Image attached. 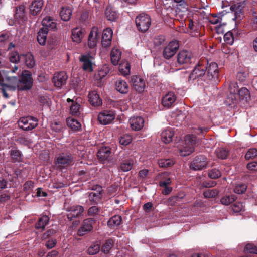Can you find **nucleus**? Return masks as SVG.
<instances>
[{"label":"nucleus","instance_id":"f03ea898","mask_svg":"<svg viewBox=\"0 0 257 257\" xmlns=\"http://www.w3.org/2000/svg\"><path fill=\"white\" fill-rule=\"evenodd\" d=\"M33 84L32 75L28 70H23L18 80L17 89L19 91H27L30 90Z\"/></svg>","mask_w":257,"mask_h":257},{"label":"nucleus","instance_id":"a211bd4d","mask_svg":"<svg viewBox=\"0 0 257 257\" xmlns=\"http://www.w3.org/2000/svg\"><path fill=\"white\" fill-rule=\"evenodd\" d=\"M44 5L43 0L33 1L29 6L30 14L33 16H37L40 14Z\"/></svg>","mask_w":257,"mask_h":257},{"label":"nucleus","instance_id":"7ed1b4c3","mask_svg":"<svg viewBox=\"0 0 257 257\" xmlns=\"http://www.w3.org/2000/svg\"><path fill=\"white\" fill-rule=\"evenodd\" d=\"M73 157L71 154L62 153L55 159V164L57 169H62L73 164Z\"/></svg>","mask_w":257,"mask_h":257},{"label":"nucleus","instance_id":"3c124183","mask_svg":"<svg viewBox=\"0 0 257 257\" xmlns=\"http://www.w3.org/2000/svg\"><path fill=\"white\" fill-rule=\"evenodd\" d=\"M219 191L216 189H207L204 192V196L205 198H215L218 194Z\"/></svg>","mask_w":257,"mask_h":257},{"label":"nucleus","instance_id":"ea45409f","mask_svg":"<svg viewBox=\"0 0 257 257\" xmlns=\"http://www.w3.org/2000/svg\"><path fill=\"white\" fill-rule=\"evenodd\" d=\"M67 123L68 127L71 128L73 131H78L81 129V123L75 119L68 118L67 119Z\"/></svg>","mask_w":257,"mask_h":257},{"label":"nucleus","instance_id":"c03bdc74","mask_svg":"<svg viewBox=\"0 0 257 257\" xmlns=\"http://www.w3.org/2000/svg\"><path fill=\"white\" fill-rule=\"evenodd\" d=\"M42 26H43L42 27H45V28H47L48 32L49 31V28H51L53 29L56 28V23L53 22L52 21V20H51L50 18H44L42 20Z\"/></svg>","mask_w":257,"mask_h":257},{"label":"nucleus","instance_id":"0eeeda50","mask_svg":"<svg viewBox=\"0 0 257 257\" xmlns=\"http://www.w3.org/2000/svg\"><path fill=\"white\" fill-rule=\"evenodd\" d=\"M95 223V220L92 218H89L83 220L80 227L77 231V234L79 236H82L92 230L93 225Z\"/></svg>","mask_w":257,"mask_h":257},{"label":"nucleus","instance_id":"7c9ffc66","mask_svg":"<svg viewBox=\"0 0 257 257\" xmlns=\"http://www.w3.org/2000/svg\"><path fill=\"white\" fill-rule=\"evenodd\" d=\"M50 218L47 215H43L39 218L37 222L35 224V228L37 229H41L42 230L45 229V226L49 222Z\"/></svg>","mask_w":257,"mask_h":257},{"label":"nucleus","instance_id":"2eb2a0df","mask_svg":"<svg viewBox=\"0 0 257 257\" xmlns=\"http://www.w3.org/2000/svg\"><path fill=\"white\" fill-rule=\"evenodd\" d=\"M111 153V149L109 147L103 146L99 148L97 156L99 161L102 163H104L109 160Z\"/></svg>","mask_w":257,"mask_h":257},{"label":"nucleus","instance_id":"13d9d810","mask_svg":"<svg viewBox=\"0 0 257 257\" xmlns=\"http://www.w3.org/2000/svg\"><path fill=\"white\" fill-rule=\"evenodd\" d=\"M100 250V246L98 244H93L88 249L87 252L90 255H94L97 253Z\"/></svg>","mask_w":257,"mask_h":257},{"label":"nucleus","instance_id":"b1692460","mask_svg":"<svg viewBox=\"0 0 257 257\" xmlns=\"http://www.w3.org/2000/svg\"><path fill=\"white\" fill-rule=\"evenodd\" d=\"M161 139L166 144L169 143L173 141L174 131L173 128L169 127L164 130L161 133Z\"/></svg>","mask_w":257,"mask_h":257},{"label":"nucleus","instance_id":"f257e3e1","mask_svg":"<svg viewBox=\"0 0 257 257\" xmlns=\"http://www.w3.org/2000/svg\"><path fill=\"white\" fill-rule=\"evenodd\" d=\"M207 65L208 62L206 64V62L199 61L190 73L187 82L189 84L197 83L198 85H203L204 82L208 83V76L206 74Z\"/></svg>","mask_w":257,"mask_h":257},{"label":"nucleus","instance_id":"6e6552de","mask_svg":"<svg viewBox=\"0 0 257 257\" xmlns=\"http://www.w3.org/2000/svg\"><path fill=\"white\" fill-rule=\"evenodd\" d=\"M179 47L177 41L170 42L164 49L163 56L166 59H169L177 52Z\"/></svg>","mask_w":257,"mask_h":257},{"label":"nucleus","instance_id":"4d7b16f0","mask_svg":"<svg viewBox=\"0 0 257 257\" xmlns=\"http://www.w3.org/2000/svg\"><path fill=\"white\" fill-rule=\"evenodd\" d=\"M244 250L250 253L257 254V245L252 243H247L244 248Z\"/></svg>","mask_w":257,"mask_h":257},{"label":"nucleus","instance_id":"49530a36","mask_svg":"<svg viewBox=\"0 0 257 257\" xmlns=\"http://www.w3.org/2000/svg\"><path fill=\"white\" fill-rule=\"evenodd\" d=\"M236 199L235 195H226L221 199L220 202L223 205H228L233 202Z\"/></svg>","mask_w":257,"mask_h":257},{"label":"nucleus","instance_id":"5fc2aeb1","mask_svg":"<svg viewBox=\"0 0 257 257\" xmlns=\"http://www.w3.org/2000/svg\"><path fill=\"white\" fill-rule=\"evenodd\" d=\"M132 141V137L131 135L126 134L121 136L119 139V143L121 145L126 146L130 144Z\"/></svg>","mask_w":257,"mask_h":257},{"label":"nucleus","instance_id":"a878e982","mask_svg":"<svg viewBox=\"0 0 257 257\" xmlns=\"http://www.w3.org/2000/svg\"><path fill=\"white\" fill-rule=\"evenodd\" d=\"M237 96L238 100L243 103L247 102L250 98V92L245 87H242L239 89Z\"/></svg>","mask_w":257,"mask_h":257},{"label":"nucleus","instance_id":"423d86ee","mask_svg":"<svg viewBox=\"0 0 257 257\" xmlns=\"http://www.w3.org/2000/svg\"><path fill=\"white\" fill-rule=\"evenodd\" d=\"M208 161L206 157L199 155L193 159L190 163V167L195 171L201 170L206 167Z\"/></svg>","mask_w":257,"mask_h":257},{"label":"nucleus","instance_id":"cd10ccee","mask_svg":"<svg viewBox=\"0 0 257 257\" xmlns=\"http://www.w3.org/2000/svg\"><path fill=\"white\" fill-rule=\"evenodd\" d=\"M115 87L116 90L121 94H126L129 91L128 84L122 79H118L116 81Z\"/></svg>","mask_w":257,"mask_h":257},{"label":"nucleus","instance_id":"6ab92c4d","mask_svg":"<svg viewBox=\"0 0 257 257\" xmlns=\"http://www.w3.org/2000/svg\"><path fill=\"white\" fill-rule=\"evenodd\" d=\"M9 155L11 157V161L12 163L24 162V157L22 152L17 148H12L9 151Z\"/></svg>","mask_w":257,"mask_h":257},{"label":"nucleus","instance_id":"69168bd1","mask_svg":"<svg viewBox=\"0 0 257 257\" xmlns=\"http://www.w3.org/2000/svg\"><path fill=\"white\" fill-rule=\"evenodd\" d=\"M51 129L56 132H60L63 128L62 123L60 121H54L51 123Z\"/></svg>","mask_w":257,"mask_h":257},{"label":"nucleus","instance_id":"f8f14e48","mask_svg":"<svg viewBox=\"0 0 257 257\" xmlns=\"http://www.w3.org/2000/svg\"><path fill=\"white\" fill-rule=\"evenodd\" d=\"M130 82L132 84L133 88L138 93H142L144 91L146 83L143 78L133 75L131 77Z\"/></svg>","mask_w":257,"mask_h":257},{"label":"nucleus","instance_id":"bf43d9fd","mask_svg":"<svg viewBox=\"0 0 257 257\" xmlns=\"http://www.w3.org/2000/svg\"><path fill=\"white\" fill-rule=\"evenodd\" d=\"M247 189V186L245 184L237 185L234 189L235 193L241 194L244 193Z\"/></svg>","mask_w":257,"mask_h":257},{"label":"nucleus","instance_id":"c756f323","mask_svg":"<svg viewBox=\"0 0 257 257\" xmlns=\"http://www.w3.org/2000/svg\"><path fill=\"white\" fill-rule=\"evenodd\" d=\"M22 58L24 59V61L26 66L28 68H32L35 65V61L34 60V56L31 53H28L27 54H22Z\"/></svg>","mask_w":257,"mask_h":257},{"label":"nucleus","instance_id":"c85d7f7f","mask_svg":"<svg viewBox=\"0 0 257 257\" xmlns=\"http://www.w3.org/2000/svg\"><path fill=\"white\" fill-rule=\"evenodd\" d=\"M83 36L84 33L82 29L76 28L72 30L71 38L73 42L77 43H80Z\"/></svg>","mask_w":257,"mask_h":257},{"label":"nucleus","instance_id":"393cba45","mask_svg":"<svg viewBox=\"0 0 257 257\" xmlns=\"http://www.w3.org/2000/svg\"><path fill=\"white\" fill-rule=\"evenodd\" d=\"M105 16L108 21H115L118 17V14L114 8L108 6L105 9Z\"/></svg>","mask_w":257,"mask_h":257},{"label":"nucleus","instance_id":"20e7f679","mask_svg":"<svg viewBox=\"0 0 257 257\" xmlns=\"http://www.w3.org/2000/svg\"><path fill=\"white\" fill-rule=\"evenodd\" d=\"M135 23L137 28L140 32H145L149 29L151 25V20L148 15L142 13L136 18Z\"/></svg>","mask_w":257,"mask_h":257},{"label":"nucleus","instance_id":"37998d69","mask_svg":"<svg viewBox=\"0 0 257 257\" xmlns=\"http://www.w3.org/2000/svg\"><path fill=\"white\" fill-rule=\"evenodd\" d=\"M237 95L229 94L225 101L226 105L232 106V105H235L238 102Z\"/></svg>","mask_w":257,"mask_h":257},{"label":"nucleus","instance_id":"5701e85b","mask_svg":"<svg viewBox=\"0 0 257 257\" xmlns=\"http://www.w3.org/2000/svg\"><path fill=\"white\" fill-rule=\"evenodd\" d=\"M88 99L90 104L95 107L101 106L102 99L95 91H91L88 94Z\"/></svg>","mask_w":257,"mask_h":257},{"label":"nucleus","instance_id":"39448f33","mask_svg":"<svg viewBox=\"0 0 257 257\" xmlns=\"http://www.w3.org/2000/svg\"><path fill=\"white\" fill-rule=\"evenodd\" d=\"M38 121L36 117L28 116L21 118L18 121V125L23 130L29 131L37 126Z\"/></svg>","mask_w":257,"mask_h":257},{"label":"nucleus","instance_id":"4468645a","mask_svg":"<svg viewBox=\"0 0 257 257\" xmlns=\"http://www.w3.org/2000/svg\"><path fill=\"white\" fill-rule=\"evenodd\" d=\"M193 59L192 54L186 50L181 51L177 55V62L179 64H191Z\"/></svg>","mask_w":257,"mask_h":257},{"label":"nucleus","instance_id":"680f3d73","mask_svg":"<svg viewBox=\"0 0 257 257\" xmlns=\"http://www.w3.org/2000/svg\"><path fill=\"white\" fill-rule=\"evenodd\" d=\"M224 40L228 44L232 45L234 42V37L231 32H228L224 35Z\"/></svg>","mask_w":257,"mask_h":257},{"label":"nucleus","instance_id":"774afa93","mask_svg":"<svg viewBox=\"0 0 257 257\" xmlns=\"http://www.w3.org/2000/svg\"><path fill=\"white\" fill-rule=\"evenodd\" d=\"M34 187V183L32 181H26L24 184L23 190L24 191L30 192Z\"/></svg>","mask_w":257,"mask_h":257},{"label":"nucleus","instance_id":"8fccbe9b","mask_svg":"<svg viewBox=\"0 0 257 257\" xmlns=\"http://www.w3.org/2000/svg\"><path fill=\"white\" fill-rule=\"evenodd\" d=\"M185 143L187 144L194 147V145L197 143V137L194 135H187L185 137Z\"/></svg>","mask_w":257,"mask_h":257},{"label":"nucleus","instance_id":"a19ab883","mask_svg":"<svg viewBox=\"0 0 257 257\" xmlns=\"http://www.w3.org/2000/svg\"><path fill=\"white\" fill-rule=\"evenodd\" d=\"M215 153L216 156L221 159H226L229 155V150L224 148H219L216 149Z\"/></svg>","mask_w":257,"mask_h":257},{"label":"nucleus","instance_id":"79ce46f5","mask_svg":"<svg viewBox=\"0 0 257 257\" xmlns=\"http://www.w3.org/2000/svg\"><path fill=\"white\" fill-rule=\"evenodd\" d=\"M9 59L11 62L17 64L20 62V60L22 59V54L19 55L17 51H13L9 53Z\"/></svg>","mask_w":257,"mask_h":257},{"label":"nucleus","instance_id":"052dcab7","mask_svg":"<svg viewBox=\"0 0 257 257\" xmlns=\"http://www.w3.org/2000/svg\"><path fill=\"white\" fill-rule=\"evenodd\" d=\"M257 156V149L255 148L249 149L245 155L246 160L253 159Z\"/></svg>","mask_w":257,"mask_h":257},{"label":"nucleus","instance_id":"603ef678","mask_svg":"<svg viewBox=\"0 0 257 257\" xmlns=\"http://www.w3.org/2000/svg\"><path fill=\"white\" fill-rule=\"evenodd\" d=\"M113 241L112 239H108L102 245L101 250L105 253H108L113 246Z\"/></svg>","mask_w":257,"mask_h":257},{"label":"nucleus","instance_id":"6e6d98bb","mask_svg":"<svg viewBox=\"0 0 257 257\" xmlns=\"http://www.w3.org/2000/svg\"><path fill=\"white\" fill-rule=\"evenodd\" d=\"M188 28L189 29L190 32L192 33L191 35L193 36L197 37L200 36V33L198 31L196 30L195 27L194 25L193 21L192 19L189 20Z\"/></svg>","mask_w":257,"mask_h":257},{"label":"nucleus","instance_id":"473e14b6","mask_svg":"<svg viewBox=\"0 0 257 257\" xmlns=\"http://www.w3.org/2000/svg\"><path fill=\"white\" fill-rule=\"evenodd\" d=\"M134 165V160L132 158H128L123 160L120 164V168L123 172L131 170Z\"/></svg>","mask_w":257,"mask_h":257},{"label":"nucleus","instance_id":"412c9836","mask_svg":"<svg viewBox=\"0 0 257 257\" xmlns=\"http://www.w3.org/2000/svg\"><path fill=\"white\" fill-rule=\"evenodd\" d=\"M67 101L68 103L71 102L70 105V113L72 115L78 116L80 115L82 110L81 105L77 102L74 101L73 99L68 98Z\"/></svg>","mask_w":257,"mask_h":257},{"label":"nucleus","instance_id":"1a4fd4ad","mask_svg":"<svg viewBox=\"0 0 257 257\" xmlns=\"http://www.w3.org/2000/svg\"><path fill=\"white\" fill-rule=\"evenodd\" d=\"M206 74L209 82L210 81L216 82L219 78V70L218 65L215 62H211L208 66H207Z\"/></svg>","mask_w":257,"mask_h":257},{"label":"nucleus","instance_id":"aec40b11","mask_svg":"<svg viewBox=\"0 0 257 257\" xmlns=\"http://www.w3.org/2000/svg\"><path fill=\"white\" fill-rule=\"evenodd\" d=\"M130 126L133 130L139 131L144 126V120L141 116L131 117L129 120Z\"/></svg>","mask_w":257,"mask_h":257},{"label":"nucleus","instance_id":"e2e57ef3","mask_svg":"<svg viewBox=\"0 0 257 257\" xmlns=\"http://www.w3.org/2000/svg\"><path fill=\"white\" fill-rule=\"evenodd\" d=\"M229 94L237 95L239 89L236 82L230 83L229 87Z\"/></svg>","mask_w":257,"mask_h":257},{"label":"nucleus","instance_id":"9b49d317","mask_svg":"<svg viewBox=\"0 0 257 257\" xmlns=\"http://www.w3.org/2000/svg\"><path fill=\"white\" fill-rule=\"evenodd\" d=\"M68 211L67 217L69 220L72 221L74 218H79L82 216L84 208L81 205H73L69 208Z\"/></svg>","mask_w":257,"mask_h":257},{"label":"nucleus","instance_id":"4c0bfd02","mask_svg":"<svg viewBox=\"0 0 257 257\" xmlns=\"http://www.w3.org/2000/svg\"><path fill=\"white\" fill-rule=\"evenodd\" d=\"M8 179L9 182L3 177H0V190L7 187L11 188L13 186V177L11 175H8Z\"/></svg>","mask_w":257,"mask_h":257},{"label":"nucleus","instance_id":"58836bf2","mask_svg":"<svg viewBox=\"0 0 257 257\" xmlns=\"http://www.w3.org/2000/svg\"><path fill=\"white\" fill-rule=\"evenodd\" d=\"M180 155L186 156L191 154L194 151V147L189 146L185 143L184 145L179 149Z\"/></svg>","mask_w":257,"mask_h":257},{"label":"nucleus","instance_id":"de8ad7c7","mask_svg":"<svg viewBox=\"0 0 257 257\" xmlns=\"http://www.w3.org/2000/svg\"><path fill=\"white\" fill-rule=\"evenodd\" d=\"M131 65L127 62L120 64L119 66V72L124 76H126L130 73Z\"/></svg>","mask_w":257,"mask_h":257},{"label":"nucleus","instance_id":"0e129e2a","mask_svg":"<svg viewBox=\"0 0 257 257\" xmlns=\"http://www.w3.org/2000/svg\"><path fill=\"white\" fill-rule=\"evenodd\" d=\"M112 35V31L110 28H107L104 30L102 34V40H111Z\"/></svg>","mask_w":257,"mask_h":257},{"label":"nucleus","instance_id":"dca6fc26","mask_svg":"<svg viewBox=\"0 0 257 257\" xmlns=\"http://www.w3.org/2000/svg\"><path fill=\"white\" fill-rule=\"evenodd\" d=\"M67 79V74L64 71H61L54 74L53 82L56 87L61 88L66 84Z\"/></svg>","mask_w":257,"mask_h":257},{"label":"nucleus","instance_id":"09e8293b","mask_svg":"<svg viewBox=\"0 0 257 257\" xmlns=\"http://www.w3.org/2000/svg\"><path fill=\"white\" fill-rule=\"evenodd\" d=\"M174 1L179 4L178 9H180V11L185 12L188 10L189 4L187 0H174Z\"/></svg>","mask_w":257,"mask_h":257},{"label":"nucleus","instance_id":"a18cd8bd","mask_svg":"<svg viewBox=\"0 0 257 257\" xmlns=\"http://www.w3.org/2000/svg\"><path fill=\"white\" fill-rule=\"evenodd\" d=\"M175 163L172 159H162L158 161L159 165L160 167L167 168L171 167Z\"/></svg>","mask_w":257,"mask_h":257},{"label":"nucleus","instance_id":"ddd939ff","mask_svg":"<svg viewBox=\"0 0 257 257\" xmlns=\"http://www.w3.org/2000/svg\"><path fill=\"white\" fill-rule=\"evenodd\" d=\"M101 33L98 32V28L93 27L90 32L88 39V45L90 48H94L97 42L100 40Z\"/></svg>","mask_w":257,"mask_h":257},{"label":"nucleus","instance_id":"bb28decb","mask_svg":"<svg viewBox=\"0 0 257 257\" xmlns=\"http://www.w3.org/2000/svg\"><path fill=\"white\" fill-rule=\"evenodd\" d=\"M230 10L233 13L235 16V19L240 21L243 17V7L238 4L232 5L230 7Z\"/></svg>","mask_w":257,"mask_h":257},{"label":"nucleus","instance_id":"e433bc0d","mask_svg":"<svg viewBox=\"0 0 257 257\" xmlns=\"http://www.w3.org/2000/svg\"><path fill=\"white\" fill-rule=\"evenodd\" d=\"M122 218L119 215H114L111 217L107 222V225L111 228H114L121 224Z\"/></svg>","mask_w":257,"mask_h":257},{"label":"nucleus","instance_id":"9d476101","mask_svg":"<svg viewBox=\"0 0 257 257\" xmlns=\"http://www.w3.org/2000/svg\"><path fill=\"white\" fill-rule=\"evenodd\" d=\"M115 117V114L112 110H105L99 113L98 120L101 124L104 125L111 123Z\"/></svg>","mask_w":257,"mask_h":257},{"label":"nucleus","instance_id":"f704fd0d","mask_svg":"<svg viewBox=\"0 0 257 257\" xmlns=\"http://www.w3.org/2000/svg\"><path fill=\"white\" fill-rule=\"evenodd\" d=\"M121 52L118 49L113 48L111 52L110 57L111 62L114 65H116L121 58Z\"/></svg>","mask_w":257,"mask_h":257},{"label":"nucleus","instance_id":"72a5a7b5","mask_svg":"<svg viewBox=\"0 0 257 257\" xmlns=\"http://www.w3.org/2000/svg\"><path fill=\"white\" fill-rule=\"evenodd\" d=\"M72 10L69 7H63L60 12V16L62 20L68 21L71 18Z\"/></svg>","mask_w":257,"mask_h":257},{"label":"nucleus","instance_id":"4be33fe9","mask_svg":"<svg viewBox=\"0 0 257 257\" xmlns=\"http://www.w3.org/2000/svg\"><path fill=\"white\" fill-rule=\"evenodd\" d=\"M80 61L83 63L82 68L83 70L88 72L93 71V63L91 60V57L89 55H83L79 59Z\"/></svg>","mask_w":257,"mask_h":257},{"label":"nucleus","instance_id":"f3484780","mask_svg":"<svg viewBox=\"0 0 257 257\" xmlns=\"http://www.w3.org/2000/svg\"><path fill=\"white\" fill-rule=\"evenodd\" d=\"M176 98L174 92H169L162 98V104L167 108H171L174 105Z\"/></svg>","mask_w":257,"mask_h":257},{"label":"nucleus","instance_id":"2f4dec72","mask_svg":"<svg viewBox=\"0 0 257 257\" xmlns=\"http://www.w3.org/2000/svg\"><path fill=\"white\" fill-rule=\"evenodd\" d=\"M47 34V28L45 27L41 28L38 32L37 41L41 45L45 44Z\"/></svg>","mask_w":257,"mask_h":257},{"label":"nucleus","instance_id":"864d4df0","mask_svg":"<svg viewBox=\"0 0 257 257\" xmlns=\"http://www.w3.org/2000/svg\"><path fill=\"white\" fill-rule=\"evenodd\" d=\"M221 176L220 170L216 168H213L208 172V177L211 179H216Z\"/></svg>","mask_w":257,"mask_h":257},{"label":"nucleus","instance_id":"c9c22d12","mask_svg":"<svg viewBox=\"0 0 257 257\" xmlns=\"http://www.w3.org/2000/svg\"><path fill=\"white\" fill-rule=\"evenodd\" d=\"M102 194L99 192H91L89 193L88 198L91 205H96L100 202L102 199Z\"/></svg>","mask_w":257,"mask_h":257},{"label":"nucleus","instance_id":"338daca9","mask_svg":"<svg viewBox=\"0 0 257 257\" xmlns=\"http://www.w3.org/2000/svg\"><path fill=\"white\" fill-rule=\"evenodd\" d=\"M100 208L96 206H93L90 207L88 210V214L89 216H94L97 215L100 212Z\"/></svg>","mask_w":257,"mask_h":257}]
</instances>
